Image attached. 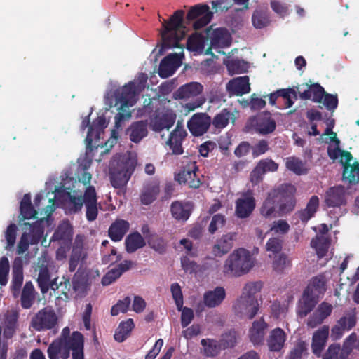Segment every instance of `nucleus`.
Here are the masks:
<instances>
[{
	"mask_svg": "<svg viewBox=\"0 0 359 359\" xmlns=\"http://www.w3.org/2000/svg\"><path fill=\"white\" fill-rule=\"evenodd\" d=\"M146 81L147 78L141 79L137 84L134 81H130L122 88L120 92L116 93V104H121L120 111L115 116V124L117 128L121 122L131 117L130 111L126 109L135 104L137 95L144 88Z\"/></svg>",
	"mask_w": 359,
	"mask_h": 359,
	"instance_id": "nucleus-1",
	"label": "nucleus"
},
{
	"mask_svg": "<svg viewBox=\"0 0 359 359\" xmlns=\"http://www.w3.org/2000/svg\"><path fill=\"white\" fill-rule=\"evenodd\" d=\"M254 266L250 252L244 248L235 250L225 260L223 266L224 276L240 277L248 273Z\"/></svg>",
	"mask_w": 359,
	"mask_h": 359,
	"instance_id": "nucleus-2",
	"label": "nucleus"
},
{
	"mask_svg": "<svg viewBox=\"0 0 359 359\" xmlns=\"http://www.w3.org/2000/svg\"><path fill=\"white\" fill-rule=\"evenodd\" d=\"M182 10L176 11L167 22L163 24L164 27L161 32L162 48L168 49L178 47L180 41L184 36V32L181 30L184 28L182 25L184 18Z\"/></svg>",
	"mask_w": 359,
	"mask_h": 359,
	"instance_id": "nucleus-3",
	"label": "nucleus"
},
{
	"mask_svg": "<svg viewBox=\"0 0 359 359\" xmlns=\"http://www.w3.org/2000/svg\"><path fill=\"white\" fill-rule=\"evenodd\" d=\"M278 203V211L281 215L291 212L295 208L297 188L291 183H283L271 191Z\"/></svg>",
	"mask_w": 359,
	"mask_h": 359,
	"instance_id": "nucleus-4",
	"label": "nucleus"
},
{
	"mask_svg": "<svg viewBox=\"0 0 359 359\" xmlns=\"http://www.w3.org/2000/svg\"><path fill=\"white\" fill-rule=\"evenodd\" d=\"M24 224L25 226H29V231H25L22 233L18 243L16 252L19 255L27 251L29 245L38 244L41 241L44 233V228L39 222L33 224L25 222Z\"/></svg>",
	"mask_w": 359,
	"mask_h": 359,
	"instance_id": "nucleus-5",
	"label": "nucleus"
},
{
	"mask_svg": "<svg viewBox=\"0 0 359 359\" xmlns=\"http://www.w3.org/2000/svg\"><path fill=\"white\" fill-rule=\"evenodd\" d=\"M134 170V166L128 161L112 163L109 168L111 185L116 189H124Z\"/></svg>",
	"mask_w": 359,
	"mask_h": 359,
	"instance_id": "nucleus-6",
	"label": "nucleus"
},
{
	"mask_svg": "<svg viewBox=\"0 0 359 359\" xmlns=\"http://www.w3.org/2000/svg\"><path fill=\"white\" fill-rule=\"evenodd\" d=\"M57 324V316L50 306L39 310L32 318L31 325L36 331L51 330Z\"/></svg>",
	"mask_w": 359,
	"mask_h": 359,
	"instance_id": "nucleus-7",
	"label": "nucleus"
},
{
	"mask_svg": "<svg viewBox=\"0 0 359 359\" xmlns=\"http://www.w3.org/2000/svg\"><path fill=\"white\" fill-rule=\"evenodd\" d=\"M206 34L210 41V47L205 50L206 55L212 54V49L226 48L231 43V36L226 28H208Z\"/></svg>",
	"mask_w": 359,
	"mask_h": 359,
	"instance_id": "nucleus-8",
	"label": "nucleus"
},
{
	"mask_svg": "<svg viewBox=\"0 0 359 359\" xmlns=\"http://www.w3.org/2000/svg\"><path fill=\"white\" fill-rule=\"evenodd\" d=\"M198 168L196 161H189L175 175V179L180 184H187L190 188L197 189L201 182L196 172Z\"/></svg>",
	"mask_w": 359,
	"mask_h": 359,
	"instance_id": "nucleus-9",
	"label": "nucleus"
},
{
	"mask_svg": "<svg viewBox=\"0 0 359 359\" xmlns=\"http://www.w3.org/2000/svg\"><path fill=\"white\" fill-rule=\"evenodd\" d=\"M212 118L206 113L194 114L187 122V128L192 135L200 137L206 133L211 126Z\"/></svg>",
	"mask_w": 359,
	"mask_h": 359,
	"instance_id": "nucleus-10",
	"label": "nucleus"
},
{
	"mask_svg": "<svg viewBox=\"0 0 359 359\" xmlns=\"http://www.w3.org/2000/svg\"><path fill=\"white\" fill-rule=\"evenodd\" d=\"M62 344L64 349L72 351V359H84V337L81 332H73L70 337L62 341Z\"/></svg>",
	"mask_w": 359,
	"mask_h": 359,
	"instance_id": "nucleus-11",
	"label": "nucleus"
},
{
	"mask_svg": "<svg viewBox=\"0 0 359 359\" xmlns=\"http://www.w3.org/2000/svg\"><path fill=\"white\" fill-rule=\"evenodd\" d=\"M255 130L262 135H267L276 130V124L269 112H264L250 119Z\"/></svg>",
	"mask_w": 359,
	"mask_h": 359,
	"instance_id": "nucleus-12",
	"label": "nucleus"
},
{
	"mask_svg": "<svg viewBox=\"0 0 359 359\" xmlns=\"http://www.w3.org/2000/svg\"><path fill=\"white\" fill-rule=\"evenodd\" d=\"M233 308L237 316L252 319L259 311V304L256 299L248 298V300L243 302V298L242 299H237Z\"/></svg>",
	"mask_w": 359,
	"mask_h": 359,
	"instance_id": "nucleus-13",
	"label": "nucleus"
},
{
	"mask_svg": "<svg viewBox=\"0 0 359 359\" xmlns=\"http://www.w3.org/2000/svg\"><path fill=\"white\" fill-rule=\"evenodd\" d=\"M180 60L177 54H169L160 62L158 74L161 78L165 79L172 76L180 66Z\"/></svg>",
	"mask_w": 359,
	"mask_h": 359,
	"instance_id": "nucleus-14",
	"label": "nucleus"
},
{
	"mask_svg": "<svg viewBox=\"0 0 359 359\" xmlns=\"http://www.w3.org/2000/svg\"><path fill=\"white\" fill-rule=\"evenodd\" d=\"M256 206V201L252 196H245L236 201L235 215L238 218L245 219L252 213Z\"/></svg>",
	"mask_w": 359,
	"mask_h": 359,
	"instance_id": "nucleus-15",
	"label": "nucleus"
},
{
	"mask_svg": "<svg viewBox=\"0 0 359 359\" xmlns=\"http://www.w3.org/2000/svg\"><path fill=\"white\" fill-rule=\"evenodd\" d=\"M325 202L328 207H340L346 203L344 187H330L325 194Z\"/></svg>",
	"mask_w": 359,
	"mask_h": 359,
	"instance_id": "nucleus-16",
	"label": "nucleus"
},
{
	"mask_svg": "<svg viewBox=\"0 0 359 359\" xmlns=\"http://www.w3.org/2000/svg\"><path fill=\"white\" fill-rule=\"evenodd\" d=\"M236 238V233H228L217 239L212 247V252L215 257H222L227 254L233 248Z\"/></svg>",
	"mask_w": 359,
	"mask_h": 359,
	"instance_id": "nucleus-17",
	"label": "nucleus"
},
{
	"mask_svg": "<svg viewBox=\"0 0 359 359\" xmlns=\"http://www.w3.org/2000/svg\"><path fill=\"white\" fill-rule=\"evenodd\" d=\"M319 299L304 291L297 306V314L302 318L309 314L316 307Z\"/></svg>",
	"mask_w": 359,
	"mask_h": 359,
	"instance_id": "nucleus-18",
	"label": "nucleus"
},
{
	"mask_svg": "<svg viewBox=\"0 0 359 359\" xmlns=\"http://www.w3.org/2000/svg\"><path fill=\"white\" fill-rule=\"evenodd\" d=\"M147 120L135 121L128 128L126 135L129 136V139L131 142L139 143L143 138L147 136Z\"/></svg>",
	"mask_w": 359,
	"mask_h": 359,
	"instance_id": "nucleus-19",
	"label": "nucleus"
},
{
	"mask_svg": "<svg viewBox=\"0 0 359 359\" xmlns=\"http://www.w3.org/2000/svg\"><path fill=\"white\" fill-rule=\"evenodd\" d=\"M307 89L301 92L299 87H297L299 97L302 100H311L313 102L321 103L323 102V96L325 95V90L318 83L309 85L305 83Z\"/></svg>",
	"mask_w": 359,
	"mask_h": 359,
	"instance_id": "nucleus-20",
	"label": "nucleus"
},
{
	"mask_svg": "<svg viewBox=\"0 0 359 359\" xmlns=\"http://www.w3.org/2000/svg\"><path fill=\"white\" fill-rule=\"evenodd\" d=\"M226 89L231 95L241 96L250 90L248 76L234 78L226 84Z\"/></svg>",
	"mask_w": 359,
	"mask_h": 359,
	"instance_id": "nucleus-21",
	"label": "nucleus"
},
{
	"mask_svg": "<svg viewBox=\"0 0 359 359\" xmlns=\"http://www.w3.org/2000/svg\"><path fill=\"white\" fill-rule=\"evenodd\" d=\"M187 135V131L178 125L175 129L170 133L167 144L172 153L176 155L182 154L184 152L182 144L183 140Z\"/></svg>",
	"mask_w": 359,
	"mask_h": 359,
	"instance_id": "nucleus-22",
	"label": "nucleus"
},
{
	"mask_svg": "<svg viewBox=\"0 0 359 359\" xmlns=\"http://www.w3.org/2000/svg\"><path fill=\"white\" fill-rule=\"evenodd\" d=\"M329 336V326L323 325L316 330L312 337L311 348L313 353L320 356L325 346Z\"/></svg>",
	"mask_w": 359,
	"mask_h": 359,
	"instance_id": "nucleus-23",
	"label": "nucleus"
},
{
	"mask_svg": "<svg viewBox=\"0 0 359 359\" xmlns=\"http://www.w3.org/2000/svg\"><path fill=\"white\" fill-rule=\"evenodd\" d=\"M268 327L267 323L263 318L253 322L249 330V337L254 345H261L264 340L266 330Z\"/></svg>",
	"mask_w": 359,
	"mask_h": 359,
	"instance_id": "nucleus-24",
	"label": "nucleus"
},
{
	"mask_svg": "<svg viewBox=\"0 0 359 359\" xmlns=\"http://www.w3.org/2000/svg\"><path fill=\"white\" fill-rule=\"evenodd\" d=\"M175 115L170 112H165L156 116L151 119L150 125L152 130L159 133L164 129L169 130L175 123Z\"/></svg>",
	"mask_w": 359,
	"mask_h": 359,
	"instance_id": "nucleus-25",
	"label": "nucleus"
},
{
	"mask_svg": "<svg viewBox=\"0 0 359 359\" xmlns=\"http://www.w3.org/2000/svg\"><path fill=\"white\" fill-rule=\"evenodd\" d=\"M226 297V291L223 287H216L213 290H208L203 294V303L208 308L219 306Z\"/></svg>",
	"mask_w": 359,
	"mask_h": 359,
	"instance_id": "nucleus-26",
	"label": "nucleus"
},
{
	"mask_svg": "<svg viewBox=\"0 0 359 359\" xmlns=\"http://www.w3.org/2000/svg\"><path fill=\"white\" fill-rule=\"evenodd\" d=\"M130 228V224L126 220L122 219H116L108 229L109 238L114 242L120 241L128 232Z\"/></svg>",
	"mask_w": 359,
	"mask_h": 359,
	"instance_id": "nucleus-27",
	"label": "nucleus"
},
{
	"mask_svg": "<svg viewBox=\"0 0 359 359\" xmlns=\"http://www.w3.org/2000/svg\"><path fill=\"white\" fill-rule=\"evenodd\" d=\"M326 290V281L324 275L313 277L304 291L320 299Z\"/></svg>",
	"mask_w": 359,
	"mask_h": 359,
	"instance_id": "nucleus-28",
	"label": "nucleus"
},
{
	"mask_svg": "<svg viewBox=\"0 0 359 359\" xmlns=\"http://www.w3.org/2000/svg\"><path fill=\"white\" fill-rule=\"evenodd\" d=\"M320 205L318 196H312L309 200L306 208L296 212L298 218L303 222L306 223L309 219L314 217L318 211Z\"/></svg>",
	"mask_w": 359,
	"mask_h": 359,
	"instance_id": "nucleus-29",
	"label": "nucleus"
},
{
	"mask_svg": "<svg viewBox=\"0 0 359 359\" xmlns=\"http://www.w3.org/2000/svg\"><path fill=\"white\" fill-rule=\"evenodd\" d=\"M286 340V334L281 328L273 330L267 340V345L271 351L278 352L284 346Z\"/></svg>",
	"mask_w": 359,
	"mask_h": 359,
	"instance_id": "nucleus-30",
	"label": "nucleus"
},
{
	"mask_svg": "<svg viewBox=\"0 0 359 359\" xmlns=\"http://www.w3.org/2000/svg\"><path fill=\"white\" fill-rule=\"evenodd\" d=\"M235 121V114L229 109L224 108L213 117L211 124L215 129L221 130L226 128L230 122L233 124Z\"/></svg>",
	"mask_w": 359,
	"mask_h": 359,
	"instance_id": "nucleus-31",
	"label": "nucleus"
},
{
	"mask_svg": "<svg viewBox=\"0 0 359 359\" xmlns=\"http://www.w3.org/2000/svg\"><path fill=\"white\" fill-rule=\"evenodd\" d=\"M160 192L159 184L156 182H151L143 188L140 194L142 204L148 205L151 204L157 198Z\"/></svg>",
	"mask_w": 359,
	"mask_h": 359,
	"instance_id": "nucleus-32",
	"label": "nucleus"
},
{
	"mask_svg": "<svg viewBox=\"0 0 359 359\" xmlns=\"http://www.w3.org/2000/svg\"><path fill=\"white\" fill-rule=\"evenodd\" d=\"M36 281L42 294L48 292L50 288L55 290L53 281L50 280V273L47 266L42 264L39 266Z\"/></svg>",
	"mask_w": 359,
	"mask_h": 359,
	"instance_id": "nucleus-33",
	"label": "nucleus"
},
{
	"mask_svg": "<svg viewBox=\"0 0 359 359\" xmlns=\"http://www.w3.org/2000/svg\"><path fill=\"white\" fill-rule=\"evenodd\" d=\"M126 250L128 253H133L137 250L145 246L146 243L142 235L136 231L129 234L125 240Z\"/></svg>",
	"mask_w": 359,
	"mask_h": 359,
	"instance_id": "nucleus-34",
	"label": "nucleus"
},
{
	"mask_svg": "<svg viewBox=\"0 0 359 359\" xmlns=\"http://www.w3.org/2000/svg\"><path fill=\"white\" fill-rule=\"evenodd\" d=\"M20 215L23 219H30L36 218L38 214L31 202V196L29 194L24 195L20 202Z\"/></svg>",
	"mask_w": 359,
	"mask_h": 359,
	"instance_id": "nucleus-35",
	"label": "nucleus"
},
{
	"mask_svg": "<svg viewBox=\"0 0 359 359\" xmlns=\"http://www.w3.org/2000/svg\"><path fill=\"white\" fill-rule=\"evenodd\" d=\"M134 327L135 325L132 318L122 321L115 332L114 339L118 342H123L130 336Z\"/></svg>",
	"mask_w": 359,
	"mask_h": 359,
	"instance_id": "nucleus-36",
	"label": "nucleus"
},
{
	"mask_svg": "<svg viewBox=\"0 0 359 359\" xmlns=\"http://www.w3.org/2000/svg\"><path fill=\"white\" fill-rule=\"evenodd\" d=\"M203 86L198 82H191L181 86L179 90V95L182 98H189L197 96L203 91Z\"/></svg>",
	"mask_w": 359,
	"mask_h": 359,
	"instance_id": "nucleus-37",
	"label": "nucleus"
},
{
	"mask_svg": "<svg viewBox=\"0 0 359 359\" xmlns=\"http://www.w3.org/2000/svg\"><path fill=\"white\" fill-rule=\"evenodd\" d=\"M34 287L32 282L25 283L21 293V306L23 309H29L34 301Z\"/></svg>",
	"mask_w": 359,
	"mask_h": 359,
	"instance_id": "nucleus-38",
	"label": "nucleus"
},
{
	"mask_svg": "<svg viewBox=\"0 0 359 359\" xmlns=\"http://www.w3.org/2000/svg\"><path fill=\"white\" fill-rule=\"evenodd\" d=\"M277 204V200L269 191L259 209L260 214L265 218L271 217L276 211Z\"/></svg>",
	"mask_w": 359,
	"mask_h": 359,
	"instance_id": "nucleus-39",
	"label": "nucleus"
},
{
	"mask_svg": "<svg viewBox=\"0 0 359 359\" xmlns=\"http://www.w3.org/2000/svg\"><path fill=\"white\" fill-rule=\"evenodd\" d=\"M311 246L314 248L318 257L325 256L330 246V241L323 236H317L311 241Z\"/></svg>",
	"mask_w": 359,
	"mask_h": 359,
	"instance_id": "nucleus-40",
	"label": "nucleus"
},
{
	"mask_svg": "<svg viewBox=\"0 0 359 359\" xmlns=\"http://www.w3.org/2000/svg\"><path fill=\"white\" fill-rule=\"evenodd\" d=\"M285 167L287 170L298 175L306 174L307 172V169L304 167L302 161L295 156H291L286 158Z\"/></svg>",
	"mask_w": 359,
	"mask_h": 359,
	"instance_id": "nucleus-41",
	"label": "nucleus"
},
{
	"mask_svg": "<svg viewBox=\"0 0 359 359\" xmlns=\"http://www.w3.org/2000/svg\"><path fill=\"white\" fill-rule=\"evenodd\" d=\"M252 22L257 29H262L269 25L270 20L267 11L255 10L252 16Z\"/></svg>",
	"mask_w": 359,
	"mask_h": 359,
	"instance_id": "nucleus-42",
	"label": "nucleus"
},
{
	"mask_svg": "<svg viewBox=\"0 0 359 359\" xmlns=\"http://www.w3.org/2000/svg\"><path fill=\"white\" fill-rule=\"evenodd\" d=\"M262 287V283L261 282L246 283L243 289L242 294L238 299H242L243 298V302H245V300H248V298L256 299L255 297V294L259 292Z\"/></svg>",
	"mask_w": 359,
	"mask_h": 359,
	"instance_id": "nucleus-43",
	"label": "nucleus"
},
{
	"mask_svg": "<svg viewBox=\"0 0 359 359\" xmlns=\"http://www.w3.org/2000/svg\"><path fill=\"white\" fill-rule=\"evenodd\" d=\"M201 344L203 346L204 354L207 357H214L219 353L221 345L215 339H203Z\"/></svg>",
	"mask_w": 359,
	"mask_h": 359,
	"instance_id": "nucleus-44",
	"label": "nucleus"
},
{
	"mask_svg": "<svg viewBox=\"0 0 359 359\" xmlns=\"http://www.w3.org/2000/svg\"><path fill=\"white\" fill-rule=\"evenodd\" d=\"M172 215L177 220L185 221L190 216V211L186 209L182 203L179 201L173 202L170 208Z\"/></svg>",
	"mask_w": 359,
	"mask_h": 359,
	"instance_id": "nucleus-45",
	"label": "nucleus"
},
{
	"mask_svg": "<svg viewBox=\"0 0 359 359\" xmlns=\"http://www.w3.org/2000/svg\"><path fill=\"white\" fill-rule=\"evenodd\" d=\"M105 127H107V124L106 120L104 117H98L96 119V121L93 123V125L89 126L87 136L86 138L88 145H91L93 141V135L95 130H96L95 135L97 136V137H99L97 130H102Z\"/></svg>",
	"mask_w": 359,
	"mask_h": 359,
	"instance_id": "nucleus-46",
	"label": "nucleus"
},
{
	"mask_svg": "<svg viewBox=\"0 0 359 359\" xmlns=\"http://www.w3.org/2000/svg\"><path fill=\"white\" fill-rule=\"evenodd\" d=\"M337 322L344 330H345V331L351 330L356 325V313L354 311L347 312Z\"/></svg>",
	"mask_w": 359,
	"mask_h": 359,
	"instance_id": "nucleus-47",
	"label": "nucleus"
},
{
	"mask_svg": "<svg viewBox=\"0 0 359 359\" xmlns=\"http://www.w3.org/2000/svg\"><path fill=\"white\" fill-rule=\"evenodd\" d=\"M273 269L278 273L283 272L286 268L291 266V261L285 253H279L273 260Z\"/></svg>",
	"mask_w": 359,
	"mask_h": 359,
	"instance_id": "nucleus-48",
	"label": "nucleus"
},
{
	"mask_svg": "<svg viewBox=\"0 0 359 359\" xmlns=\"http://www.w3.org/2000/svg\"><path fill=\"white\" fill-rule=\"evenodd\" d=\"M283 245V240L278 237H273L268 240L266 243V250L271 252L269 256L272 257L273 255L280 253Z\"/></svg>",
	"mask_w": 359,
	"mask_h": 359,
	"instance_id": "nucleus-49",
	"label": "nucleus"
},
{
	"mask_svg": "<svg viewBox=\"0 0 359 359\" xmlns=\"http://www.w3.org/2000/svg\"><path fill=\"white\" fill-rule=\"evenodd\" d=\"M147 242L149 247L159 254H163L166 251V243L165 241L157 234L150 235Z\"/></svg>",
	"mask_w": 359,
	"mask_h": 359,
	"instance_id": "nucleus-50",
	"label": "nucleus"
},
{
	"mask_svg": "<svg viewBox=\"0 0 359 359\" xmlns=\"http://www.w3.org/2000/svg\"><path fill=\"white\" fill-rule=\"evenodd\" d=\"M342 176L343 180L348 181L349 184H358L359 182V162H354L349 172L347 171V168L345 169Z\"/></svg>",
	"mask_w": 359,
	"mask_h": 359,
	"instance_id": "nucleus-51",
	"label": "nucleus"
},
{
	"mask_svg": "<svg viewBox=\"0 0 359 359\" xmlns=\"http://www.w3.org/2000/svg\"><path fill=\"white\" fill-rule=\"evenodd\" d=\"M228 71L231 74H241L246 72L248 64L243 60L233 59L226 64Z\"/></svg>",
	"mask_w": 359,
	"mask_h": 359,
	"instance_id": "nucleus-52",
	"label": "nucleus"
},
{
	"mask_svg": "<svg viewBox=\"0 0 359 359\" xmlns=\"http://www.w3.org/2000/svg\"><path fill=\"white\" fill-rule=\"evenodd\" d=\"M69 201L67 203V208L69 214H74L80 211L83 205L82 196H76L67 193Z\"/></svg>",
	"mask_w": 359,
	"mask_h": 359,
	"instance_id": "nucleus-53",
	"label": "nucleus"
},
{
	"mask_svg": "<svg viewBox=\"0 0 359 359\" xmlns=\"http://www.w3.org/2000/svg\"><path fill=\"white\" fill-rule=\"evenodd\" d=\"M210 11V8L208 5H201L197 4L194 6H192L187 15V21H191L194 19L198 18L203 15H205V13Z\"/></svg>",
	"mask_w": 359,
	"mask_h": 359,
	"instance_id": "nucleus-54",
	"label": "nucleus"
},
{
	"mask_svg": "<svg viewBox=\"0 0 359 359\" xmlns=\"http://www.w3.org/2000/svg\"><path fill=\"white\" fill-rule=\"evenodd\" d=\"M64 349L61 339L54 340L48 346L47 353L49 359H59V354Z\"/></svg>",
	"mask_w": 359,
	"mask_h": 359,
	"instance_id": "nucleus-55",
	"label": "nucleus"
},
{
	"mask_svg": "<svg viewBox=\"0 0 359 359\" xmlns=\"http://www.w3.org/2000/svg\"><path fill=\"white\" fill-rule=\"evenodd\" d=\"M10 270L8 259L3 256L0 259V285L4 286L8 282V276Z\"/></svg>",
	"mask_w": 359,
	"mask_h": 359,
	"instance_id": "nucleus-56",
	"label": "nucleus"
},
{
	"mask_svg": "<svg viewBox=\"0 0 359 359\" xmlns=\"http://www.w3.org/2000/svg\"><path fill=\"white\" fill-rule=\"evenodd\" d=\"M17 226L15 224H11L8 226L5 231V238L7 245L6 249L10 250L14 246L16 240Z\"/></svg>",
	"mask_w": 359,
	"mask_h": 359,
	"instance_id": "nucleus-57",
	"label": "nucleus"
},
{
	"mask_svg": "<svg viewBox=\"0 0 359 359\" xmlns=\"http://www.w3.org/2000/svg\"><path fill=\"white\" fill-rule=\"evenodd\" d=\"M220 341L223 348L233 347L236 343V332L231 330L222 334Z\"/></svg>",
	"mask_w": 359,
	"mask_h": 359,
	"instance_id": "nucleus-58",
	"label": "nucleus"
},
{
	"mask_svg": "<svg viewBox=\"0 0 359 359\" xmlns=\"http://www.w3.org/2000/svg\"><path fill=\"white\" fill-rule=\"evenodd\" d=\"M131 300L129 297H125L123 300H119L111 309V314L112 316H117L119 313H126Z\"/></svg>",
	"mask_w": 359,
	"mask_h": 359,
	"instance_id": "nucleus-59",
	"label": "nucleus"
},
{
	"mask_svg": "<svg viewBox=\"0 0 359 359\" xmlns=\"http://www.w3.org/2000/svg\"><path fill=\"white\" fill-rule=\"evenodd\" d=\"M171 292L175 300L177 309L180 311L183 306V295L179 283H175L171 285Z\"/></svg>",
	"mask_w": 359,
	"mask_h": 359,
	"instance_id": "nucleus-60",
	"label": "nucleus"
},
{
	"mask_svg": "<svg viewBox=\"0 0 359 359\" xmlns=\"http://www.w3.org/2000/svg\"><path fill=\"white\" fill-rule=\"evenodd\" d=\"M257 165L264 173L276 172L279 167L278 164L271 158L262 159L257 163Z\"/></svg>",
	"mask_w": 359,
	"mask_h": 359,
	"instance_id": "nucleus-61",
	"label": "nucleus"
},
{
	"mask_svg": "<svg viewBox=\"0 0 359 359\" xmlns=\"http://www.w3.org/2000/svg\"><path fill=\"white\" fill-rule=\"evenodd\" d=\"M23 275L13 274L12 281L11 285V290L13 296L16 298L18 297L20 293V290L23 283Z\"/></svg>",
	"mask_w": 359,
	"mask_h": 359,
	"instance_id": "nucleus-62",
	"label": "nucleus"
},
{
	"mask_svg": "<svg viewBox=\"0 0 359 359\" xmlns=\"http://www.w3.org/2000/svg\"><path fill=\"white\" fill-rule=\"evenodd\" d=\"M226 219L221 214L215 215L210 223L208 231L210 233H215L219 228L224 226Z\"/></svg>",
	"mask_w": 359,
	"mask_h": 359,
	"instance_id": "nucleus-63",
	"label": "nucleus"
},
{
	"mask_svg": "<svg viewBox=\"0 0 359 359\" xmlns=\"http://www.w3.org/2000/svg\"><path fill=\"white\" fill-rule=\"evenodd\" d=\"M306 350V344L304 341H299L290 351L288 359H302V355Z\"/></svg>",
	"mask_w": 359,
	"mask_h": 359,
	"instance_id": "nucleus-64",
	"label": "nucleus"
}]
</instances>
